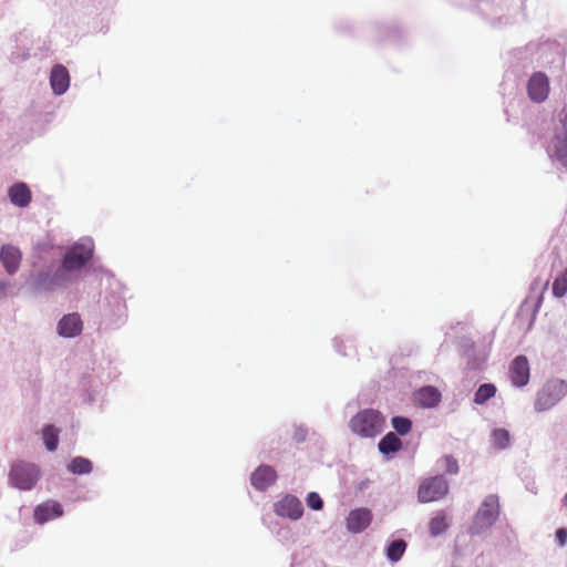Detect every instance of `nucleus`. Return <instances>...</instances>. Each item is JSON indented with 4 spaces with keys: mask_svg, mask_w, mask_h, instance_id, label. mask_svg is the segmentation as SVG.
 Wrapping results in <instances>:
<instances>
[{
    "mask_svg": "<svg viewBox=\"0 0 567 567\" xmlns=\"http://www.w3.org/2000/svg\"><path fill=\"white\" fill-rule=\"evenodd\" d=\"M385 424V419L378 410L364 409L359 411L350 420L351 431L361 437H374L379 435Z\"/></svg>",
    "mask_w": 567,
    "mask_h": 567,
    "instance_id": "1",
    "label": "nucleus"
},
{
    "mask_svg": "<svg viewBox=\"0 0 567 567\" xmlns=\"http://www.w3.org/2000/svg\"><path fill=\"white\" fill-rule=\"evenodd\" d=\"M567 394V383L560 379L547 381L538 391L535 400V410L547 411L556 405Z\"/></svg>",
    "mask_w": 567,
    "mask_h": 567,
    "instance_id": "2",
    "label": "nucleus"
},
{
    "mask_svg": "<svg viewBox=\"0 0 567 567\" xmlns=\"http://www.w3.org/2000/svg\"><path fill=\"white\" fill-rule=\"evenodd\" d=\"M9 476L16 487L28 491L35 485L39 478V468L31 463L18 462L11 466Z\"/></svg>",
    "mask_w": 567,
    "mask_h": 567,
    "instance_id": "3",
    "label": "nucleus"
},
{
    "mask_svg": "<svg viewBox=\"0 0 567 567\" xmlns=\"http://www.w3.org/2000/svg\"><path fill=\"white\" fill-rule=\"evenodd\" d=\"M498 515V497L496 495L486 496L475 515L473 528L478 533L482 529L491 527L496 522Z\"/></svg>",
    "mask_w": 567,
    "mask_h": 567,
    "instance_id": "4",
    "label": "nucleus"
},
{
    "mask_svg": "<svg viewBox=\"0 0 567 567\" xmlns=\"http://www.w3.org/2000/svg\"><path fill=\"white\" fill-rule=\"evenodd\" d=\"M449 492V484L443 476H434L424 480L419 487L417 496L422 503H431L441 499Z\"/></svg>",
    "mask_w": 567,
    "mask_h": 567,
    "instance_id": "5",
    "label": "nucleus"
},
{
    "mask_svg": "<svg viewBox=\"0 0 567 567\" xmlns=\"http://www.w3.org/2000/svg\"><path fill=\"white\" fill-rule=\"evenodd\" d=\"M92 256V247L83 244H76L65 254L62 267L66 271L80 270L86 265Z\"/></svg>",
    "mask_w": 567,
    "mask_h": 567,
    "instance_id": "6",
    "label": "nucleus"
},
{
    "mask_svg": "<svg viewBox=\"0 0 567 567\" xmlns=\"http://www.w3.org/2000/svg\"><path fill=\"white\" fill-rule=\"evenodd\" d=\"M527 93L532 101L544 102L549 94V80L543 72L534 73L527 84Z\"/></svg>",
    "mask_w": 567,
    "mask_h": 567,
    "instance_id": "7",
    "label": "nucleus"
},
{
    "mask_svg": "<svg viewBox=\"0 0 567 567\" xmlns=\"http://www.w3.org/2000/svg\"><path fill=\"white\" fill-rule=\"evenodd\" d=\"M530 368L525 355H517L509 365V378L514 386L523 388L529 382Z\"/></svg>",
    "mask_w": 567,
    "mask_h": 567,
    "instance_id": "8",
    "label": "nucleus"
},
{
    "mask_svg": "<svg viewBox=\"0 0 567 567\" xmlns=\"http://www.w3.org/2000/svg\"><path fill=\"white\" fill-rule=\"evenodd\" d=\"M275 513L281 517L299 519L303 514V507L296 496L286 495L275 504Z\"/></svg>",
    "mask_w": 567,
    "mask_h": 567,
    "instance_id": "9",
    "label": "nucleus"
},
{
    "mask_svg": "<svg viewBox=\"0 0 567 567\" xmlns=\"http://www.w3.org/2000/svg\"><path fill=\"white\" fill-rule=\"evenodd\" d=\"M372 520V513L369 508L361 507L351 511L346 519L349 532L357 534L364 530Z\"/></svg>",
    "mask_w": 567,
    "mask_h": 567,
    "instance_id": "10",
    "label": "nucleus"
},
{
    "mask_svg": "<svg viewBox=\"0 0 567 567\" xmlns=\"http://www.w3.org/2000/svg\"><path fill=\"white\" fill-rule=\"evenodd\" d=\"M277 481V473L270 465H260L250 476L251 485L258 491H266Z\"/></svg>",
    "mask_w": 567,
    "mask_h": 567,
    "instance_id": "11",
    "label": "nucleus"
},
{
    "mask_svg": "<svg viewBox=\"0 0 567 567\" xmlns=\"http://www.w3.org/2000/svg\"><path fill=\"white\" fill-rule=\"evenodd\" d=\"M413 402L415 405L424 409L435 408L441 401L440 391L432 385L423 386L413 393Z\"/></svg>",
    "mask_w": 567,
    "mask_h": 567,
    "instance_id": "12",
    "label": "nucleus"
},
{
    "mask_svg": "<svg viewBox=\"0 0 567 567\" xmlns=\"http://www.w3.org/2000/svg\"><path fill=\"white\" fill-rule=\"evenodd\" d=\"M63 515L62 505L55 501H47L35 507L33 516L37 523L43 524Z\"/></svg>",
    "mask_w": 567,
    "mask_h": 567,
    "instance_id": "13",
    "label": "nucleus"
},
{
    "mask_svg": "<svg viewBox=\"0 0 567 567\" xmlns=\"http://www.w3.org/2000/svg\"><path fill=\"white\" fill-rule=\"evenodd\" d=\"M22 254L12 245H3L0 250V260L8 274H14L21 262Z\"/></svg>",
    "mask_w": 567,
    "mask_h": 567,
    "instance_id": "14",
    "label": "nucleus"
},
{
    "mask_svg": "<svg viewBox=\"0 0 567 567\" xmlns=\"http://www.w3.org/2000/svg\"><path fill=\"white\" fill-rule=\"evenodd\" d=\"M83 328L82 320L78 313L64 316L58 324L59 334L64 338H72L81 333Z\"/></svg>",
    "mask_w": 567,
    "mask_h": 567,
    "instance_id": "15",
    "label": "nucleus"
},
{
    "mask_svg": "<svg viewBox=\"0 0 567 567\" xmlns=\"http://www.w3.org/2000/svg\"><path fill=\"white\" fill-rule=\"evenodd\" d=\"M50 84L53 92L58 95L63 94L69 89L70 75L65 66L56 64L52 68Z\"/></svg>",
    "mask_w": 567,
    "mask_h": 567,
    "instance_id": "16",
    "label": "nucleus"
},
{
    "mask_svg": "<svg viewBox=\"0 0 567 567\" xmlns=\"http://www.w3.org/2000/svg\"><path fill=\"white\" fill-rule=\"evenodd\" d=\"M8 196L10 202L18 207H27L32 199L31 190L25 183L13 184L8 190Z\"/></svg>",
    "mask_w": 567,
    "mask_h": 567,
    "instance_id": "17",
    "label": "nucleus"
},
{
    "mask_svg": "<svg viewBox=\"0 0 567 567\" xmlns=\"http://www.w3.org/2000/svg\"><path fill=\"white\" fill-rule=\"evenodd\" d=\"M402 447L401 440L392 432L384 435L379 442V450L382 454H389L400 451Z\"/></svg>",
    "mask_w": 567,
    "mask_h": 567,
    "instance_id": "18",
    "label": "nucleus"
},
{
    "mask_svg": "<svg viewBox=\"0 0 567 567\" xmlns=\"http://www.w3.org/2000/svg\"><path fill=\"white\" fill-rule=\"evenodd\" d=\"M42 437L45 444V447L53 452L58 449L59 444V430L53 425H47L42 430Z\"/></svg>",
    "mask_w": 567,
    "mask_h": 567,
    "instance_id": "19",
    "label": "nucleus"
},
{
    "mask_svg": "<svg viewBox=\"0 0 567 567\" xmlns=\"http://www.w3.org/2000/svg\"><path fill=\"white\" fill-rule=\"evenodd\" d=\"M492 443L495 449L504 450L511 444L509 432L505 429H495L492 432Z\"/></svg>",
    "mask_w": 567,
    "mask_h": 567,
    "instance_id": "20",
    "label": "nucleus"
},
{
    "mask_svg": "<svg viewBox=\"0 0 567 567\" xmlns=\"http://www.w3.org/2000/svg\"><path fill=\"white\" fill-rule=\"evenodd\" d=\"M406 549V543L403 539L393 540L386 548V557L391 561H398Z\"/></svg>",
    "mask_w": 567,
    "mask_h": 567,
    "instance_id": "21",
    "label": "nucleus"
},
{
    "mask_svg": "<svg viewBox=\"0 0 567 567\" xmlns=\"http://www.w3.org/2000/svg\"><path fill=\"white\" fill-rule=\"evenodd\" d=\"M68 468L73 474H87L92 471V463L87 458L78 456L71 461Z\"/></svg>",
    "mask_w": 567,
    "mask_h": 567,
    "instance_id": "22",
    "label": "nucleus"
},
{
    "mask_svg": "<svg viewBox=\"0 0 567 567\" xmlns=\"http://www.w3.org/2000/svg\"><path fill=\"white\" fill-rule=\"evenodd\" d=\"M496 393V386L492 383L482 384L474 395V402L476 404H484L487 400L493 398Z\"/></svg>",
    "mask_w": 567,
    "mask_h": 567,
    "instance_id": "23",
    "label": "nucleus"
},
{
    "mask_svg": "<svg viewBox=\"0 0 567 567\" xmlns=\"http://www.w3.org/2000/svg\"><path fill=\"white\" fill-rule=\"evenodd\" d=\"M447 528L449 523L446 516L443 513H439L430 522V533L434 537L443 534Z\"/></svg>",
    "mask_w": 567,
    "mask_h": 567,
    "instance_id": "24",
    "label": "nucleus"
},
{
    "mask_svg": "<svg viewBox=\"0 0 567 567\" xmlns=\"http://www.w3.org/2000/svg\"><path fill=\"white\" fill-rule=\"evenodd\" d=\"M555 140V157L567 168V138L556 134Z\"/></svg>",
    "mask_w": 567,
    "mask_h": 567,
    "instance_id": "25",
    "label": "nucleus"
},
{
    "mask_svg": "<svg viewBox=\"0 0 567 567\" xmlns=\"http://www.w3.org/2000/svg\"><path fill=\"white\" fill-rule=\"evenodd\" d=\"M567 293V267L553 282V295L561 298Z\"/></svg>",
    "mask_w": 567,
    "mask_h": 567,
    "instance_id": "26",
    "label": "nucleus"
},
{
    "mask_svg": "<svg viewBox=\"0 0 567 567\" xmlns=\"http://www.w3.org/2000/svg\"><path fill=\"white\" fill-rule=\"evenodd\" d=\"M392 426L400 435H405L411 431L412 422L408 417L394 416L392 419Z\"/></svg>",
    "mask_w": 567,
    "mask_h": 567,
    "instance_id": "27",
    "label": "nucleus"
},
{
    "mask_svg": "<svg viewBox=\"0 0 567 567\" xmlns=\"http://www.w3.org/2000/svg\"><path fill=\"white\" fill-rule=\"evenodd\" d=\"M306 503L308 507L315 511H320L323 507V502L320 495L316 492H311L308 494L306 498Z\"/></svg>",
    "mask_w": 567,
    "mask_h": 567,
    "instance_id": "28",
    "label": "nucleus"
},
{
    "mask_svg": "<svg viewBox=\"0 0 567 567\" xmlns=\"http://www.w3.org/2000/svg\"><path fill=\"white\" fill-rule=\"evenodd\" d=\"M444 463H445V471L449 474H456L458 472V463L453 456L446 455L444 457Z\"/></svg>",
    "mask_w": 567,
    "mask_h": 567,
    "instance_id": "29",
    "label": "nucleus"
},
{
    "mask_svg": "<svg viewBox=\"0 0 567 567\" xmlns=\"http://www.w3.org/2000/svg\"><path fill=\"white\" fill-rule=\"evenodd\" d=\"M559 123L561 125V133H558L561 138H567V109L564 107L558 114Z\"/></svg>",
    "mask_w": 567,
    "mask_h": 567,
    "instance_id": "30",
    "label": "nucleus"
},
{
    "mask_svg": "<svg viewBox=\"0 0 567 567\" xmlns=\"http://www.w3.org/2000/svg\"><path fill=\"white\" fill-rule=\"evenodd\" d=\"M556 539L560 547L565 546V544L567 543V529L558 528L556 532Z\"/></svg>",
    "mask_w": 567,
    "mask_h": 567,
    "instance_id": "31",
    "label": "nucleus"
},
{
    "mask_svg": "<svg viewBox=\"0 0 567 567\" xmlns=\"http://www.w3.org/2000/svg\"><path fill=\"white\" fill-rule=\"evenodd\" d=\"M6 290H7V284L0 281V295L4 293Z\"/></svg>",
    "mask_w": 567,
    "mask_h": 567,
    "instance_id": "32",
    "label": "nucleus"
},
{
    "mask_svg": "<svg viewBox=\"0 0 567 567\" xmlns=\"http://www.w3.org/2000/svg\"><path fill=\"white\" fill-rule=\"evenodd\" d=\"M563 504H564V506L567 507V493L565 494V496L563 498Z\"/></svg>",
    "mask_w": 567,
    "mask_h": 567,
    "instance_id": "33",
    "label": "nucleus"
}]
</instances>
